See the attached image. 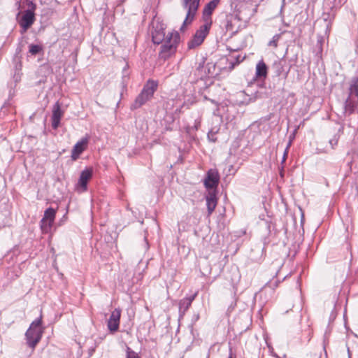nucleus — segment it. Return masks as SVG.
I'll return each mask as SVG.
<instances>
[{
	"instance_id": "f257e3e1",
	"label": "nucleus",
	"mask_w": 358,
	"mask_h": 358,
	"mask_svg": "<svg viewBox=\"0 0 358 358\" xmlns=\"http://www.w3.org/2000/svg\"><path fill=\"white\" fill-rule=\"evenodd\" d=\"M259 4L253 0H236L235 17L239 21L248 22L257 13Z\"/></svg>"
},
{
	"instance_id": "aec40b11",
	"label": "nucleus",
	"mask_w": 358,
	"mask_h": 358,
	"mask_svg": "<svg viewBox=\"0 0 358 358\" xmlns=\"http://www.w3.org/2000/svg\"><path fill=\"white\" fill-rule=\"evenodd\" d=\"M201 118L195 120L194 126L187 128V132L190 136H192L195 131H196L201 126Z\"/></svg>"
},
{
	"instance_id": "423d86ee",
	"label": "nucleus",
	"mask_w": 358,
	"mask_h": 358,
	"mask_svg": "<svg viewBox=\"0 0 358 358\" xmlns=\"http://www.w3.org/2000/svg\"><path fill=\"white\" fill-rule=\"evenodd\" d=\"M200 0H182V6L187 11L186 17L180 27V31H183L187 25L190 24L196 14L199 6Z\"/></svg>"
},
{
	"instance_id": "a211bd4d",
	"label": "nucleus",
	"mask_w": 358,
	"mask_h": 358,
	"mask_svg": "<svg viewBox=\"0 0 358 358\" xmlns=\"http://www.w3.org/2000/svg\"><path fill=\"white\" fill-rule=\"evenodd\" d=\"M268 68L265 62L262 59L258 62L255 69V78L257 79H265L267 76Z\"/></svg>"
},
{
	"instance_id": "6ab92c4d",
	"label": "nucleus",
	"mask_w": 358,
	"mask_h": 358,
	"mask_svg": "<svg viewBox=\"0 0 358 358\" xmlns=\"http://www.w3.org/2000/svg\"><path fill=\"white\" fill-rule=\"evenodd\" d=\"M196 295L197 293H195L190 296L183 298L179 301V312L180 313L184 314L188 310Z\"/></svg>"
},
{
	"instance_id": "7ed1b4c3",
	"label": "nucleus",
	"mask_w": 358,
	"mask_h": 358,
	"mask_svg": "<svg viewBox=\"0 0 358 358\" xmlns=\"http://www.w3.org/2000/svg\"><path fill=\"white\" fill-rule=\"evenodd\" d=\"M180 36L177 31H172L169 33L162 42L159 55L162 58L166 59L174 55L180 43Z\"/></svg>"
},
{
	"instance_id": "20e7f679",
	"label": "nucleus",
	"mask_w": 358,
	"mask_h": 358,
	"mask_svg": "<svg viewBox=\"0 0 358 358\" xmlns=\"http://www.w3.org/2000/svg\"><path fill=\"white\" fill-rule=\"evenodd\" d=\"M41 324L42 316L41 315L31 323L29 329L25 333L27 344L32 349L35 348L42 338L43 329Z\"/></svg>"
},
{
	"instance_id": "0eeeda50",
	"label": "nucleus",
	"mask_w": 358,
	"mask_h": 358,
	"mask_svg": "<svg viewBox=\"0 0 358 358\" xmlns=\"http://www.w3.org/2000/svg\"><path fill=\"white\" fill-rule=\"evenodd\" d=\"M210 28V26L208 22L201 25L199 29L196 30L192 38L187 42V48L192 50L200 46L208 34Z\"/></svg>"
},
{
	"instance_id": "dca6fc26",
	"label": "nucleus",
	"mask_w": 358,
	"mask_h": 358,
	"mask_svg": "<svg viewBox=\"0 0 358 358\" xmlns=\"http://www.w3.org/2000/svg\"><path fill=\"white\" fill-rule=\"evenodd\" d=\"M63 115V112L61 109V106L59 102L55 103L52 108V127L56 129L59 125L61 118Z\"/></svg>"
},
{
	"instance_id": "f8f14e48",
	"label": "nucleus",
	"mask_w": 358,
	"mask_h": 358,
	"mask_svg": "<svg viewBox=\"0 0 358 358\" xmlns=\"http://www.w3.org/2000/svg\"><path fill=\"white\" fill-rule=\"evenodd\" d=\"M90 138V136L86 134L74 145L71 150V157L73 161L77 160L80 155L87 150Z\"/></svg>"
},
{
	"instance_id": "412c9836",
	"label": "nucleus",
	"mask_w": 358,
	"mask_h": 358,
	"mask_svg": "<svg viewBox=\"0 0 358 358\" xmlns=\"http://www.w3.org/2000/svg\"><path fill=\"white\" fill-rule=\"evenodd\" d=\"M42 51V47L40 45L31 44L29 46V52L32 55H35Z\"/></svg>"
},
{
	"instance_id": "ddd939ff",
	"label": "nucleus",
	"mask_w": 358,
	"mask_h": 358,
	"mask_svg": "<svg viewBox=\"0 0 358 358\" xmlns=\"http://www.w3.org/2000/svg\"><path fill=\"white\" fill-rule=\"evenodd\" d=\"M120 316L121 310L120 308H115L111 313L107 322L108 329L110 330V331L115 332L117 331L120 325Z\"/></svg>"
},
{
	"instance_id": "cd10ccee",
	"label": "nucleus",
	"mask_w": 358,
	"mask_h": 358,
	"mask_svg": "<svg viewBox=\"0 0 358 358\" xmlns=\"http://www.w3.org/2000/svg\"><path fill=\"white\" fill-rule=\"evenodd\" d=\"M207 76H209V77H210V76H213V73H211L210 72V69H208V73Z\"/></svg>"
},
{
	"instance_id": "c85d7f7f",
	"label": "nucleus",
	"mask_w": 358,
	"mask_h": 358,
	"mask_svg": "<svg viewBox=\"0 0 358 358\" xmlns=\"http://www.w3.org/2000/svg\"><path fill=\"white\" fill-rule=\"evenodd\" d=\"M227 358H234V357H233V356H232L231 350H230L229 355V357H228Z\"/></svg>"
},
{
	"instance_id": "5701e85b",
	"label": "nucleus",
	"mask_w": 358,
	"mask_h": 358,
	"mask_svg": "<svg viewBox=\"0 0 358 358\" xmlns=\"http://www.w3.org/2000/svg\"><path fill=\"white\" fill-rule=\"evenodd\" d=\"M127 358H140L136 352L133 351L131 348L127 349Z\"/></svg>"
},
{
	"instance_id": "9b49d317",
	"label": "nucleus",
	"mask_w": 358,
	"mask_h": 358,
	"mask_svg": "<svg viewBox=\"0 0 358 358\" xmlns=\"http://www.w3.org/2000/svg\"><path fill=\"white\" fill-rule=\"evenodd\" d=\"M93 170L92 168H85L80 173L78 182L75 189L78 193H83L87 189V182L92 178Z\"/></svg>"
},
{
	"instance_id": "a878e982",
	"label": "nucleus",
	"mask_w": 358,
	"mask_h": 358,
	"mask_svg": "<svg viewBox=\"0 0 358 358\" xmlns=\"http://www.w3.org/2000/svg\"><path fill=\"white\" fill-rule=\"evenodd\" d=\"M291 145V141H289V143H288L287 148H286V150H285V154H284V157H283V160H285V157L287 155V150L289 149V146Z\"/></svg>"
},
{
	"instance_id": "2eb2a0df",
	"label": "nucleus",
	"mask_w": 358,
	"mask_h": 358,
	"mask_svg": "<svg viewBox=\"0 0 358 358\" xmlns=\"http://www.w3.org/2000/svg\"><path fill=\"white\" fill-rule=\"evenodd\" d=\"M220 0H212L210 2H208L204 7L203 10V18L205 21V23H209L210 26H211V14L213 13V10L215 9V8L217 6V5L220 3Z\"/></svg>"
},
{
	"instance_id": "4468645a",
	"label": "nucleus",
	"mask_w": 358,
	"mask_h": 358,
	"mask_svg": "<svg viewBox=\"0 0 358 358\" xmlns=\"http://www.w3.org/2000/svg\"><path fill=\"white\" fill-rule=\"evenodd\" d=\"M165 28L163 24L157 23L153 26L152 31V42L155 44L162 43L165 39Z\"/></svg>"
},
{
	"instance_id": "b1692460",
	"label": "nucleus",
	"mask_w": 358,
	"mask_h": 358,
	"mask_svg": "<svg viewBox=\"0 0 358 358\" xmlns=\"http://www.w3.org/2000/svg\"><path fill=\"white\" fill-rule=\"evenodd\" d=\"M338 140L337 138H333L329 140V143L331 145L332 149H334L336 147V145L338 144Z\"/></svg>"
},
{
	"instance_id": "1a4fd4ad",
	"label": "nucleus",
	"mask_w": 358,
	"mask_h": 358,
	"mask_svg": "<svg viewBox=\"0 0 358 358\" xmlns=\"http://www.w3.org/2000/svg\"><path fill=\"white\" fill-rule=\"evenodd\" d=\"M220 182V174L216 169H210L207 173L203 180V184L206 189L209 191H216Z\"/></svg>"
},
{
	"instance_id": "f03ea898",
	"label": "nucleus",
	"mask_w": 358,
	"mask_h": 358,
	"mask_svg": "<svg viewBox=\"0 0 358 358\" xmlns=\"http://www.w3.org/2000/svg\"><path fill=\"white\" fill-rule=\"evenodd\" d=\"M159 85L158 80L149 79L145 83L140 94L136 96L131 108L137 109L150 101L154 96L155 92L157 91Z\"/></svg>"
},
{
	"instance_id": "6e6552de",
	"label": "nucleus",
	"mask_w": 358,
	"mask_h": 358,
	"mask_svg": "<svg viewBox=\"0 0 358 358\" xmlns=\"http://www.w3.org/2000/svg\"><path fill=\"white\" fill-rule=\"evenodd\" d=\"M28 6L31 9H28L24 11L20 20V25L22 28V32H25L28 28H29L35 20L34 10L36 9V5L31 1H29Z\"/></svg>"
},
{
	"instance_id": "4be33fe9",
	"label": "nucleus",
	"mask_w": 358,
	"mask_h": 358,
	"mask_svg": "<svg viewBox=\"0 0 358 358\" xmlns=\"http://www.w3.org/2000/svg\"><path fill=\"white\" fill-rule=\"evenodd\" d=\"M282 33H280V34H275L272 39L268 42V45L269 46H271V47H273V48H276L278 46V42L279 41L280 37H281V35H282Z\"/></svg>"
},
{
	"instance_id": "393cba45",
	"label": "nucleus",
	"mask_w": 358,
	"mask_h": 358,
	"mask_svg": "<svg viewBox=\"0 0 358 358\" xmlns=\"http://www.w3.org/2000/svg\"><path fill=\"white\" fill-rule=\"evenodd\" d=\"M208 137L210 141H215V139L213 138V134L212 131L208 132Z\"/></svg>"
},
{
	"instance_id": "bb28decb",
	"label": "nucleus",
	"mask_w": 358,
	"mask_h": 358,
	"mask_svg": "<svg viewBox=\"0 0 358 358\" xmlns=\"http://www.w3.org/2000/svg\"><path fill=\"white\" fill-rule=\"evenodd\" d=\"M227 29L228 30L232 31V28H231V24H229V22H227Z\"/></svg>"
},
{
	"instance_id": "f3484780",
	"label": "nucleus",
	"mask_w": 358,
	"mask_h": 358,
	"mask_svg": "<svg viewBox=\"0 0 358 358\" xmlns=\"http://www.w3.org/2000/svg\"><path fill=\"white\" fill-rule=\"evenodd\" d=\"M206 200L208 209V215H210L214 211L217 203L216 191H209L207 195L206 196Z\"/></svg>"
},
{
	"instance_id": "39448f33",
	"label": "nucleus",
	"mask_w": 358,
	"mask_h": 358,
	"mask_svg": "<svg viewBox=\"0 0 358 358\" xmlns=\"http://www.w3.org/2000/svg\"><path fill=\"white\" fill-rule=\"evenodd\" d=\"M355 112L358 113V78L352 79L349 87L348 97L345 101L344 113L351 115Z\"/></svg>"
},
{
	"instance_id": "9d476101",
	"label": "nucleus",
	"mask_w": 358,
	"mask_h": 358,
	"mask_svg": "<svg viewBox=\"0 0 358 358\" xmlns=\"http://www.w3.org/2000/svg\"><path fill=\"white\" fill-rule=\"evenodd\" d=\"M55 215L56 210L51 207L45 210L43 217L40 222L43 233L47 234L49 232L55 221Z\"/></svg>"
},
{
	"instance_id": "c756f323",
	"label": "nucleus",
	"mask_w": 358,
	"mask_h": 358,
	"mask_svg": "<svg viewBox=\"0 0 358 358\" xmlns=\"http://www.w3.org/2000/svg\"><path fill=\"white\" fill-rule=\"evenodd\" d=\"M349 358H350V357H349Z\"/></svg>"
}]
</instances>
